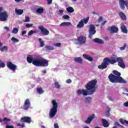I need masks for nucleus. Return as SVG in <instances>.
I'll list each match as a JSON object with an SVG mask.
<instances>
[{"label":"nucleus","mask_w":128,"mask_h":128,"mask_svg":"<svg viewBox=\"0 0 128 128\" xmlns=\"http://www.w3.org/2000/svg\"><path fill=\"white\" fill-rule=\"evenodd\" d=\"M72 26V23L70 22H63L60 24V26Z\"/></svg>","instance_id":"obj_23"},{"label":"nucleus","mask_w":128,"mask_h":128,"mask_svg":"<svg viewBox=\"0 0 128 128\" xmlns=\"http://www.w3.org/2000/svg\"><path fill=\"white\" fill-rule=\"evenodd\" d=\"M54 46L60 47L62 46V44L60 43H55L54 44Z\"/></svg>","instance_id":"obj_44"},{"label":"nucleus","mask_w":128,"mask_h":128,"mask_svg":"<svg viewBox=\"0 0 128 128\" xmlns=\"http://www.w3.org/2000/svg\"><path fill=\"white\" fill-rule=\"evenodd\" d=\"M32 34H34V30H30L28 33V36H32Z\"/></svg>","instance_id":"obj_45"},{"label":"nucleus","mask_w":128,"mask_h":128,"mask_svg":"<svg viewBox=\"0 0 128 128\" xmlns=\"http://www.w3.org/2000/svg\"><path fill=\"white\" fill-rule=\"evenodd\" d=\"M15 12L18 14V16H22V14H24V10L21 9H16L15 10Z\"/></svg>","instance_id":"obj_22"},{"label":"nucleus","mask_w":128,"mask_h":128,"mask_svg":"<svg viewBox=\"0 0 128 128\" xmlns=\"http://www.w3.org/2000/svg\"><path fill=\"white\" fill-rule=\"evenodd\" d=\"M116 62H118V66H119L120 68H126V65L124 64V58H122V57H118L117 58L113 57L112 59L108 58H105L102 64L98 66V68H99V70H104V68H108V66L110 64H114Z\"/></svg>","instance_id":"obj_1"},{"label":"nucleus","mask_w":128,"mask_h":128,"mask_svg":"<svg viewBox=\"0 0 128 128\" xmlns=\"http://www.w3.org/2000/svg\"><path fill=\"white\" fill-rule=\"evenodd\" d=\"M2 12V7H0V22H6L8 14L6 11Z\"/></svg>","instance_id":"obj_6"},{"label":"nucleus","mask_w":128,"mask_h":128,"mask_svg":"<svg viewBox=\"0 0 128 128\" xmlns=\"http://www.w3.org/2000/svg\"><path fill=\"white\" fill-rule=\"evenodd\" d=\"M52 108L50 110L49 112V116L50 118H52L56 116V112H58V103L56 100H53L52 102Z\"/></svg>","instance_id":"obj_5"},{"label":"nucleus","mask_w":128,"mask_h":128,"mask_svg":"<svg viewBox=\"0 0 128 128\" xmlns=\"http://www.w3.org/2000/svg\"><path fill=\"white\" fill-rule=\"evenodd\" d=\"M40 30V34L42 36H48L50 34V31L48 29L44 28V26H40L38 28Z\"/></svg>","instance_id":"obj_9"},{"label":"nucleus","mask_w":128,"mask_h":128,"mask_svg":"<svg viewBox=\"0 0 128 128\" xmlns=\"http://www.w3.org/2000/svg\"><path fill=\"white\" fill-rule=\"evenodd\" d=\"M118 14L120 18H121L122 20H126V16L124 13L122 12H120L118 13Z\"/></svg>","instance_id":"obj_21"},{"label":"nucleus","mask_w":128,"mask_h":128,"mask_svg":"<svg viewBox=\"0 0 128 128\" xmlns=\"http://www.w3.org/2000/svg\"><path fill=\"white\" fill-rule=\"evenodd\" d=\"M17 126H19L20 128H24L26 126L24 123H22V124L18 123L17 124Z\"/></svg>","instance_id":"obj_34"},{"label":"nucleus","mask_w":128,"mask_h":128,"mask_svg":"<svg viewBox=\"0 0 128 128\" xmlns=\"http://www.w3.org/2000/svg\"><path fill=\"white\" fill-rule=\"evenodd\" d=\"M32 26V24H28L26 25V28H30Z\"/></svg>","instance_id":"obj_43"},{"label":"nucleus","mask_w":128,"mask_h":128,"mask_svg":"<svg viewBox=\"0 0 128 128\" xmlns=\"http://www.w3.org/2000/svg\"><path fill=\"white\" fill-rule=\"evenodd\" d=\"M88 32V38H92V36L94 34H96V27H94V25L93 24H91L90 25Z\"/></svg>","instance_id":"obj_8"},{"label":"nucleus","mask_w":128,"mask_h":128,"mask_svg":"<svg viewBox=\"0 0 128 128\" xmlns=\"http://www.w3.org/2000/svg\"><path fill=\"white\" fill-rule=\"evenodd\" d=\"M107 112H110V108L108 106H107V109H106Z\"/></svg>","instance_id":"obj_52"},{"label":"nucleus","mask_w":128,"mask_h":128,"mask_svg":"<svg viewBox=\"0 0 128 128\" xmlns=\"http://www.w3.org/2000/svg\"><path fill=\"white\" fill-rule=\"evenodd\" d=\"M18 32V28H14L12 30V33L16 34Z\"/></svg>","instance_id":"obj_36"},{"label":"nucleus","mask_w":128,"mask_h":128,"mask_svg":"<svg viewBox=\"0 0 128 128\" xmlns=\"http://www.w3.org/2000/svg\"><path fill=\"white\" fill-rule=\"evenodd\" d=\"M102 126L104 128H108L110 126V123L106 119L102 118Z\"/></svg>","instance_id":"obj_16"},{"label":"nucleus","mask_w":128,"mask_h":128,"mask_svg":"<svg viewBox=\"0 0 128 128\" xmlns=\"http://www.w3.org/2000/svg\"><path fill=\"white\" fill-rule=\"evenodd\" d=\"M20 122H27V124H30L32 122V118L28 116H24L21 118L20 120Z\"/></svg>","instance_id":"obj_13"},{"label":"nucleus","mask_w":128,"mask_h":128,"mask_svg":"<svg viewBox=\"0 0 128 128\" xmlns=\"http://www.w3.org/2000/svg\"><path fill=\"white\" fill-rule=\"evenodd\" d=\"M94 118V114H92V115L89 116L87 120L84 121L85 124H90V122H92V120Z\"/></svg>","instance_id":"obj_15"},{"label":"nucleus","mask_w":128,"mask_h":128,"mask_svg":"<svg viewBox=\"0 0 128 128\" xmlns=\"http://www.w3.org/2000/svg\"><path fill=\"white\" fill-rule=\"evenodd\" d=\"M66 84H72V80L70 79H68L66 81Z\"/></svg>","instance_id":"obj_49"},{"label":"nucleus","mask_w":128,"mask_h":128,"mask_svg":"<svg viewBox=\"0 0 128 128\" xmlns=\"http://www.w3.org/2000/svg\"><path fill=\"white\" fill-rule=\"evenodd\" d=\"M0 50L2 52H8V46H4L3 47L0 48Z\"/></svg>","instance_id":"obj_28"},{"label":"nucleus","mask_w":128,"mask_h":128,"mask_svg":"<svg viewBox=\"0 0 128 128\" xmlns=\"http://www.w3.org/2000/svg\"><path fill=\"white\" fill-rule=\"evenodd\" d=\"M24 22H30V17L26 16L25 20Z\"/></svg>","instance_id":"obj_40"},{"label":"nucleus","mask_w":128,"mask_h":128,"mask_svg":"<svg viewBox=\"0 0 128 128\" xmlns=\"http://www.w3.org/2000/svg\"><path fill=\"white\" fill-rule=\"evenodd\" d=\"M106 116H110V112H106Z\"/></svg>","instance_id":"obj_55"},{"label":"nucleus","mask_w":128,"mask_h":128,"mask_svg":"<svg viewBox=\"0 0 128 128\" xmlns=\"http://www.w3.org/2000/svg\"><path fill=\"white\" fill-rule=\"evenodd\" d=\"M119 4L120 6V8L121 10H123L126 8V6L128 7V2L126 1H125L124 0H119Z\"/></svg>","instance_id":"obj_12"},{"label":"nucleus","mask_w":128,"mask_h":128,"mask_svg":"<svg viewBox=\"0 0 128 128\" xmlns=\"http://www.w3.org/2000/svg\"><path fill=\"white\" fill-rule=\"evenodd\" d=\"M2 46H3V44L0 40V48H2Z\"/></svg>","instance_id":"obj_57"},{"label":"nucleus","mask_w":128,"mask_h":128,"mask_svg":"<svg viewBox=\"0 0 128 128\" xmlns=\"http://www.w3.org/2000/svg\"><path fill=\"white\" fill-rule=\"evenodd\" d=\"M38 40L40 42V48H42V46H44V41H42V40L40 38H39Z\"/></svg>","instance_id":"obj_31"},{"label":"nucleus","mask_w":128,"mask_h":128,"mask_svg":"<svg viewBox=\"0 0 128 128\" xmlns=\"http://www.w3.org/2000/svg\"><path fill=\"white\" fill-rule=\"evenodd\" d=\"M60 14H62L64 12V10H59Z\"/></svg>","instance_id":"obj_58"},{"label":"nucleus","mask_w":128,"mask_h":128,"mask_svg":"<svg viewBox=\"0 0 128 128\" xmlns=\"http://www.w3.org/2000/svg\"><path fill=\"white\" fill-rule=\"evenodd\" d=\"M110 30L113 33H117L118 32V28L117 27H116L114 26H112L110 27Z\"/></svg>","instance_id":"obj_19"},{"label":"nucleus","mask_w":128,"mask_h":128,"mask_svg":"<svg viewBox=\"0 0 128 128\" xmlns=\"http://www.w3.org/2000/svg\"><path fill=\"white\" fill-rule=\"evenodd\" d=\"M6 66L9 68V70H12L14 72H16V65L13 64L11 62H8L6 63Z\"/></svg>","instance_id":"obj_10"},{"label":"nucleus","mask_w":128,"mask_h":128,"mask_svg":"<svg viewBox=\"0 0 128 128\" xmlns=\"http://www.w3.org/2000/svg\"><path fill=\"white\" fill-rule=\"evenodd\" d=\"M114 126H122V125H120V124L118 122H115Z\"/></svg>","instance_id":"obj_47"},{"label":"nucleus","mask_w":128,"mask_h":128,"mask_svg":"<svg viewBox=\"0 0 128 128\" xmlns=\"http://www.w3.org/2000/svg\"><path fill=\"white\" fill-rule=\"evenodd\" d=\"M120 122L122 124H126L128 125V121L126 120L120 119Z\"/></svg>","instance_id":"obj_27"},{"label":"nucleus","mask_w":128,"mask_h":128,"mask_svg":"<svg viewBox=\"0 0 128 128\" xmlns=\"http://www.w3.org/2000/svg\"><path fill=\"white\" fill-rule=\"evenodd\" d=\"M54 128H59L60 126H58V123H56L54 124Z\"/></svg>","instance_id":"obj_48"},{"label":"nucleus","mask_w":128,"mask_h":128,"mask_svg":"<svg viewBox=\"0 0 128 128\" xmlns=\"http://www.w3.org/2000/svg\"><path fill=\"white\" fill-rule=\"evenodd\" d=\"M46 48L48 50H54V48L52 46H46Z\"/></svg>","instance_id":"obj_32"},{"label":"nucleus","mask_w":128,"mask_h":128,"mask_svg":"<svg viewBox=\"0 0 128 128\" xmlns=\"http://www.w3.org/2000/svg\"><path fill=\"white\" fill-rule=\"evenodd\" d=\"M30 108V99L26 98L23 105V110H28Z\"/></svg>","instance_id":"obj_11"},{"label":"nucleus","mask_w":128,"mask_h":128,"mask_svg":"<svg viewBox=\"0 0 128 128\" xmlns=\"http://www.w3.org/2000/svg\"><path fill=\"white\" fill-rule=\"evenodd\" d=\"M26 34V30H23L22 31V35L24 36V34Z\"/></svg>","instance_id":"obj_53"},{"label":"nucleus","mask_w":128,"mask_h":128,"mask_svg":"<svg viewBox=\"0 0 128 128\" xmlns=\"http://www.w3.org/2000/svg\"><path fill=\"white\" fill-rule=\"evenodd\" d=\"M38 30H35L33 31V34H38Z\"/></svg>","instance_id":"obj_54"},{"label":"nucleus","mask_w":128,"mask_h":128,"mask_svg":"<svg viewBox=\"0 0 128 128\" xmlns=\"http://www.w3.org/2000/svg\"><path fill=\"white\" fill-rule=\"evenodd\" d=\"M36 92H38V94H42L44 92V90L42 88H37Z\"/></svg>","instance_id":"obj_25"},{"label":"nucleus","mask_w":128,"mask_h":128,"mask_svg":"<svg viewBox=\"0 0 128 128\" xmlns=\"http://www.w3.org/2000/svg\"><path fill=\"white\" fill-rule=\"evenodd\" d=\"M124 106L126 108H128V101L124 103Z\"/></svg>","instance_id":"obj_46"},{"label":"nucleus","mask_w":128,"mask_h":128,"mask_svg":"<svg viewBox=\"0 0 128 128\" xmlns=\"http://www.w3.org/2000/svg\"><path fill=\"white\" fill-rule=\"evenodd\" d=\"M54 84L56 88H60V84H58V82H55L54 83Z\"/></svg>","instance_id":"obj_35"},{"label":"nucleus","mask_w":128,"mask_h":128,"mask_svg":"<svg viewBox=\"0 0 128 128\" xmlns=\"http://www.w3.org/2000/svg\"><path fill=\"white\" fill-rule=\"evenodd\" d=\"M82 56L84 58L87 60H89V62H92V60H94V59L92 58V56H90L84 54Z\"/></svg>","instance_id":"obj_18"},{"label":"nucleus","mask_w":128,"mask_h":128,"mask_svg":"<svg viewBox=\"0 0 128 128\" xmlns=\"http://www.w3.org/2000/svg\"><path fill=\"white\" fill-rule=\"evenodd\" d=\"M63 20H68L70 19V16L68 15H64L62 16Z\"/></svg>","instance_id":"obj_37"},{"label":"nucleus","mask_w":128,"mask_h":128,"mask_svg":"<svg viewBox=\"0 0 128 128\" xmlns=\"http://www.w3.org/2000/svg\"><path fill=\"white\" fill-rule=\"evenodd\" d=\"M26 60L28 64H32L35 66H48V60H46L40 56H36L34 59L32 56L29 55L26 58Z\"/></svg>","instance_id":"obj_3"},{"label":"nucleus","mask_w":128,"mask_h":128,"mask_svg":"<svg viewBox=\"0 0 128 128\" xmlns=\"http://www.w3.org/2000/svg\"><path fill=\"white\" fill-rule=\"evenodd\" d=\"M112 72L114 74H110L108 76L110 82L112 84H126V81L120 76L122 74L120 72L116 70H113Z\"/></svg>","instance_id":"obj_4"},{"label":"nucleus","mask_w":128,"mask_h":128,"mask_svg":"<svg viewBox=\"0 0 128 128\" xmlns=\"http://www.w3.org/2000/svg\"><path fill=\"white\" fill-rule=\"evenodd\" d=\"M6 66V64L4 62H0V68H4Z\"/></svg>","instance_id":"obj_39"},{"label":"nucleus","mask_w":128,"mask_h":128,"mask_svg":"<svg viewBox=\"0 0 128 128\" xmlns=\"http://www.w3.org/2000/svg\"><path fill=\"white\" fill-rule=\"evenodd\" d=\"M4 122H10V119L8 118H7L4 117L3 119Z\"/></svg>","instance_id":"obj_42"},{"label":"nucleus","mask_w":128,"mask_h":128,"mask_svg":"<svg viewBox=\"0 0 128 128\" xmlns=\"http://www.w3.org/2000/svg\"><path fill=\"white\" fill-rule=\"evenodd\" d=\"M20 0H15V2H20Z\"/></svg>","instance_id":"obj_60"},{"label":"nucleus","mask_w":128,"mask_h":128,"mask_svg":"<svg viewBox=\"0 0 128 128\" xmlns=\"http://www.w3.org/2000/svg\"><path fill=\"white\" fill-rule=\"evenodd\" d=\"M74 60L76 62H78V64H82V59L80 57L75 58Z\"/></svg>","instance_id":"obj_24"},{"label":"nucleus","mask_w":128,"mask_h":128,"mask_svg":"<svg viewBox=\"0 0 128 128\" xmlns=\"http://www.w3.org/2000/svg\"><path fill=\"white\" fill-rule=\"evenodd\" d=\"M94 128H101L98 126H97L95 127Z\"/></svg>","instance_id":"obj_62"},{"label":"nucleus","mask_w":128,"mask_h":128,"mask_svg":"<svg viewBox=\"0 0 128 128\" xmlns=\"http://www.w3.org/2000/svg\"><path fill=\"white\" fill-rule=\"evenodd\" d=\"M109 100H111V102H114V100L112 98L108 97Z\"/></svg>","instance_id":"obj_56"},{"label":"nucleus","mask_w":128,"mask_h":128,"mask_svg":"<svg viewBox=\"0 0 128 128\" xmlns=\"http://www.w3.org/2000/svg\"><path fill=\"white\" fill-rule=\"evenodd\" d=\"M42 128H46V126H42Z\"/></svg>","instance_id":"obj_63"},{"label":"nucleus","mask_w":128,"mask_h":128,"mask_svg":"<svg viewBox=\"0 0 128 128\" xmlns=\"http://www.w3.org/2000/svg\"><path fill=\"white\" fill-rule=\"evenodd\" d=\"M85 102H88L90 103L92 102V98L90 96L86 97L84 100Z\"/></svg>","instance_id":"obj_33"},{"label":"nucleus","mask_w":128,"mask_h":128,"mask_svg":"<svg viewBox=\"0 0 128 128\" xmlns=\"http://www.w3.org/2000/svg\"><path fill=\"white\" fill-rule=\"evenodd\" d=\"M120 28L122 32H124V34H128V28H126V26L124 24L121 25Z\"/></svg>","instance_id":"obj_20"},{"label":"nucleus","mask_w":128,"mask_h":128,"mask_svg":"<svg viewBox=\"0 0 128 128\" xmlns=\"http://www.w3.org/2000/svg\"><path fill=\"white\" fill-rule=\"evenodd\" d=\"M98 84V80H90L88 83H87L86 85V88L87 90H85L84 89L80 90L79 89L77 91V94L78 96H80V94H83L84 96H88V94H93L96 92V86ZM88 90L90 92V93H88Z\"/></svg>","instance_id":"obj_2"},{"label":"nucleus","mask_w":128,"mask_h":128,"mask_svg":"<svg viewBox=\"0 0 128 128\" xmlns=\"http://www.w3.org/2000/svg\"><path fill=\"white\" fill-rule=\"evenodd\" d=\"M92 42H96V44H104V40H102L98 38H95L92 40Z\"/></svg>","instance_id":"obj_17"},{"label":"nucleus","mask_w":128,"mask_h":128,"mask_svg":"<svg viewBox=\"0 0 128 128\" xmlns=\"http://www.w3.org/2000/svg\"><path fill=\"white\" fill-rule=\"evenodd\" d=\"M104 20V18L102 16H100L98 18V22H102Z\"/></svg>","instance_id":"obj_41"},{"label":"nucleus","mask_w":128,"mask_h":128,"mask_svg":"<svg viewBox=\"0 0 128 128\" xmlns=\"http://www.w3.org/2000/svg\"><path fill=\"white\" fill-rule=\"evenodd\" d=\"M126 94V96H128V93Z\"/></svg>","instance_id":"obj_64"},{"label":"nucleus","mask_w":128,"mask_h":128,"mask_svg":"<svg viewBox=\"0 0 128 128\" xmlns=\"http://www.w3.org/2000/svg\"><path fill=\"white\" fill-rule=\"evenodd\" d=\"M78 40L79 44H86V37L81 36L78 38Z\"/></svg>","instance_id":"obj_14"},{"label":"nucleus","mask_w":128,"mask_h":128,"mask_svg":"<svg viewBox=\"0 0 128 128\" xmlns=\"http://www.w3.org/2000/svg\"><path fill=\"white\" fill-rule=\"evenodd\" d=\"M42 72H43V74H46V70H43L42 71Z\"/></svg>","instance_id":"obj_59"},{"label":"nucleus","mask_w":128,"mask_h":128,"mask_svg":"<svg viewBox=\"0 0 128 128\" xmlns=\"http://www.w3.org/2000/svg\"><path fill=\"white\" fill-rule=\"evenodd\" d=\"M4 30H6L7 32H10V28L8 26L4 27Z\"/></svg>","instance_id":"obj_50"},{"label":"nucleus","mask_w":128,"mask_h":128,"mask_svg":"<svg viewBox=\"0 0 128 128\" xmlns=\"http://www.w3.org/2000/svg\"><path fill=\"white\" fill-rule=\"evenodd\" d=\"M11 40H12V42L14 44L18 42H20V40H18V39L14 37H12L11 38Z\"/></svg>","instance_id":"obj_29"},{"label":"nucleus","mask_w":128,"mask_h":128,"mask_svg":"<svg viewBox=\"0 0 128 128\" xmlns=\"http://www.w3.org/2000/svg\"><path fill=\"white\" fill-rule=\"evenodd\" d=\"M106 22H108L107 20L104 21L102 23V26H104V24H106Z\"/></svg>","instance_id":"obj_51"},{"label":"nucleus","mask_w":128,"mask_h":128,"mask_svg":"<svg viewBox=\"0 0 128 128\" xmlns=\"http://www.w3.org/2000/svg\"><path fill=\"white\" fill-rule=\"evenodd\" d=\"M84 128H90V127L88 126H84Z\"/></svg>","instance_id":"obj_61"},{"label":"nucleus","mask_w":128,"mask_h":128,"mask_svg":"<svg viewBox=\"0 0 128 128\" xmlns=\"http://www.w3.org/2000/svg\"><path fill=\"white\" fill-rule=\"evenodd\" d=\"M90 20V17H87L86 18L82 19L80 22H78V24L76 26V28H82L84 26V24H88Z\"/></svg>","instance_id":"obj_7"},{"label":"nucleus","mask_w":128,"mask_h":128,"mask_svg":"<svg viewBox=\"0 0 128 128\" xmlns=\"http://www.w3.org/2000/svg\"><path fill=\"white\" fill-rule=\"evenodd\" d=\"M37 14H42L44 12V8H40L36 10Z\"/></svg>","instance_id":"obj_30"},{"label":"nucleus","mask_w":128,"mask_h":128,"mask_svg":"<svg viewBox=\"0 0 128 128\" xmlns=\"http://www.w3.org/2000/svg\"><path fill=\"white\" fill-rule=\"evenodd\" d=\"M66 10L69 12V14H72L74 12V10L72 7H68L66 8Z\"/></svg>","instance_id":"obj_26"},{"label":"nucleus","mask_w":128,"mask_h":128,"mask_svg":"<svg viewBox=\"0 0 128 128\" xmlns=\"http://www.w3.org/2000/svg\"><path fill=\"white\" fill-rule=\"evenodd\" d=\"M126 44H124V46L122 47H120V50H126Z\"/></svg>","instance_id":"obj_38"}]
</instances>
